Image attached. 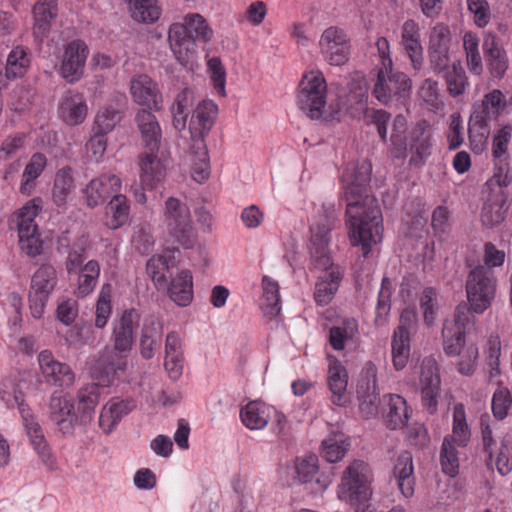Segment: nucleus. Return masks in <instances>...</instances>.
Masks as SVG:
<instances>
[{
	"mask_svg": "<svg viewBox=\"0 0 512 512\" xmlns=\"http://www.w3.org/2000/svg\"><path fill=\"white\" fill-rule=\"evenodd\" d=\"M371 165L362 161L348 166L342 176L346 207V227L353 247H361L367 257L383 239V218L375 197L367 193Z\"/></svg>",
	"mask_w": 512,
	"mask_h": 512,
	"instance_id": "nucleus-1",
	"label": "nucleus"
},
{
	"mask_svg": "<svg viewBox=\"0 0 512 512\" xmlns=\"http://www.w3.org/2000/svg\"><path fill=\"white\" fill-rule=\"evenodd\" d=\"M338 222L334 204H323L313 216L310 225V256L315 269L323 271L315 284L314 300L318 305H328L337 293L343 270L334 265L329 254L330 232Z\"/></svg>",
	"mask_w": 512,
	"mask_h": 512,
	"instance_id": "nucleus-2",
	"label": "nucleus"
},
{
	"mask_svg": "<svg viewBox=\"0 0 512 512\" xmlns=\"http://www.w3.org/2000/svg\"><path fill=\"white\" fill-rule=\"evenodd\" d=\"M29 377L30 373L28 372H18L13 377L0 382V400L8 407L17 406L23 426L34 450L47 467L54 469L56 461L50 452L42 427L23 397V391L27 388L26 381Z\"/></svg>",
	"mask_w": 512,
	"mask_h": 512,
	"instance_id": "nucleus-3",
	"label": "nucleus"
},
{
	"mask_svg": "<svg viewBox=\"0 0 512 512\" xmlns=\"http://www.w3.org/2000/svg\"><path fill=\"white\" fill-rule=\"evenodd\" d=\"M369 466L353 461L344 471L338 486V498L350 504L355 512H365L371 496Z\"/></svg>",
	"mask_w": 512,
	"mask_h": 512,
	"instance_id": "nucleus-4",
	"label": "nucleus"
},
{
	"mask_svg": "<svg viewBox=\"0 0 512 512\" xmlns=\"http://www.w3.org/2000/svg\"><path fill=\"white\" fill-rule=\"evenodd\" d=\"M163 223L178 247L191 249L196 243L191 214L186 203L178 198L168 197L164 202Z\"/></svg>",
	"mask_w": 512,
	"mask_h": 512,
	"instance_id": "nucleus-5",
	"label": "nucleus"
},
{
	"mask_svg": "<svg viewBox=\"0 0 512 512\" xmlns=\"http://www.w3.org/2000/svg\"><path fill=\"white\" fill-rule=\"evenodd\" d=\"M465 290L471 310L476 314H483L496 297L497 281L494 271L484 266L473 267L467 275Z\"/></svg>",
	"mask_w": 512,
	"mask_h": 512,
	"instance_id": "nucleus-6",
	"label": "nucleus"
},
{
	"mask_svg": "<svg viewBox=\"0 0 512 512\" xmlns=\"http://www.w3.org/2000/svg\"><path fill=\"white\" fill-rule=\"evenodd\" d=\"M327 82L319 70L305 73L299 84L297 104L310 119L317 120L323 116L327 103Z\"/></svg>",
	"mask_w": 512,
	"mask_h": 512,
	"instance_id": "nucleus-7",
	"label": "nucleus"
},
{
	"mask_svg": "<svg viewBox=\"0 0 512 512\" xmlns=\"http://www.w3.org/2000/svg\"><path fill=\"white\" fill-rule=\"evenodd\" d=\"M58 285V273L50 263L41 264L33 273L28 294L29 309L33 318L40 319L48 300Z\"/></svg>",
	"mask_w": 512,
	"mask_h": 512,
	"instance_id": "nucleus-8",
	"label": "nucleus"
},
{
	"mask_svg": "<svg viewBox=\"0 0 512 512\" xmlns=\"http://www.w3.org/2000/svg\"><path fill=\"white\" fill-rule=\"evenodd\" d=\"M319 53L332 66H342L349 60L351 44L346 31L338 26L323 30L318 40Z\"/></svg>",
	"mask_w": 512,
	"mask_h": 512,
	"instance_id": "nucleus-9",
	"label": "nucleus"
},
{
	"mask_svg": "<svg viewBox=\"0 0 512 512\" xmlns=\"http://www.w3.org/2000/svg\"><path fill=\"white\" fill-rule=\"evenodd\" d=\"M412 89L411 79L403 72L390 69L377 70L373 95L382 104H388L393 98H406Z\"/></svg>",
	"mask_w": 512,
	"mask_h": 512,
	"instance_id": "nucleus-10",
	"label": "nucleus"
},
{
	"mask_svg": "<svg viewBox=\"0 0 512 512\" xmlns=\"http://www.w3.org/2000/svg\"><path fill=\"white\" fill-rule=\"evenodd\" d=\"M128 367L127 356L103 350L92 361L89 372L94 383L101 388L110 387Z\"/></svg>",
	"mask_w": 512,
	"mask_h": 512,
	"instance_id": "nucleus-11",
	"label": "nucleus"
},
{
	"mask_svg": "<svg viewBox=\"0 0 512 512\" xmlns=\"http://www.w3.org/2000/svg\"><path fill=\"white\" fill-rule=\"evenodd\" d=\"M170 160L169 145L159 146L158 150L144 148L138 160L142 185L153 188L161 182L166 176Z\"/></svg>",
	"mask_w": 512,
	"mask_h": 512,
	"instance_id": "nucleus-12",
	"label": "nucleus"
},
{
	"mask_svg": "<svg viewBox=\"0 0 512 512\" xmlns=\"http://www.w3.org/2000/svg\"><path fill=\"white\" fill-rule=\"evenodd\" d=\"M357 397L362 417L371 419L378 415L380 396L377 387V368L372 362H367L361 370Z\"/></svg>",
	"mask_w": 512,
	"mask_h": 512,
	"instance_id": "nucleus-13",
	"label": "nucleus"
},
{
	"mask_svg": "<svg viewBox=\"0 0 512 512\" xmlns=\"http://www.w3.org/2000/svg\"><path fill=\"white\" fill-rule=\"evenodd\" d=\"M470 305L460 303L455 308L452 319L446 320L442 329L443 346L446 354L455 356L464 343L466 326L473 319Z\"/></svg>",
	"mask_w": 512,
	"mask_h": 512,
	"instance_id": "nucleus-14",
	"label": "nucleus"
},
{
	"mask_svg": "<svg viewBox=\"0 0 512 512\" xmlns=\"http://www.w3.org/2000/svg\"><path fill=\"white\" fill-rule=\"evenodd\" d=\"M44 382L58 388H69L75 383V373L64 362L55 358L50 350H42L37 357Z\"/></svg>",
	"mask_w": 512,
	"mask_h": 512,
	"instance_id": "nucleus-15",
	"label": "nucleus"
},
{
	"mask_svg": "<svg viewBox=\"0 0 512 512\" xmlns=\"http://www.w3.org/2000/svg\"><path fill=\"white\" fill-rule=\"evenodd\" d=\"M89 49L84 41L76 39L63 48L59 74L70 84L78 82L84 74Z\"/></svg>",
	"mask_w": 512,
	"mask_h": 512,
	"instance_id": "nucleus-16",
	"label": "nucleus"
},
{
	"mask_svg": "<svg viewBox=\"0 0 512 512\" xmlns=\"http://www.w3.org/2000/svg\"><path fill=\"white\" fill-rule=\"evenodd\" d=\"M48 408L49 417L57 430L65 436L73 435L76 426L80 425L74 402L54 392L50 396Z\"/></svg>",
	"mask_w": 512,
	"mask_h": 512,
	"instance_id": "nucleus-17",
	"label": "nucleus"
},
{
	"mask_svg": "<svg viewBox=\"0 0 512 512\" xmlns=\"http://www.w3.org/2000/svg\"><path fill=\"white\" fill-rule=\"evenodd\" d=\"M451 32L447 25L437 23L432 27L428 42V59L432 71L440 74L450 63Z\"/></svg>",
	"mask_w": 512,
	"mask_h": 512,
	"instance_id": "nucleus-18",
	"label": "nucleus"
},
{
	"mask_svg": "<svg viewBox=\"0 0 512 512\" xmlns=\"http://www.w3.org/2000/svg\"><path fill=\"white\" fill-rule=\"evenodd\" d=\"M419 385L422 406L429 414H434L437 410L440 394V376L437 363L433 358L423 359L420 367Z\"/></svg>",
	"mask_w": 512,
	"mask_h": 512,
	"instance_id": "nucleus-19",
	"label": "nucleus"
},
{
	"mask_svg": "<svg viewBox=\"0 0 512 512\" xmlns=\"http://www.w3.org/2000/svg\"><path fill=\"white\" fill-rule=\"evenodd\" d=\"M140 315L137 310H125L114 320L111 342L113 351L128 356L134 343V330L139 325Z\"/></svg>",
	"mask_w": 512,
	"mask_h": 512,
	"instance_id": "nucleus-20",
	"label": "nucleus"
},
{
	"mask_svg": "<svg viewBox=\"0 0 512 512\" xmlns=\"http://www.w3.org/2000/svg\"><path fill=\"white\" fill-rule=\"evenodd\" d=\"M121 186L122 183L118 176L104 173L90 180L82 188V195L86 205L94 208L103 204L110 195L118 194Z\"/></svg>",
	"mask_w": 512,
	"mask_h": 512,
	"instance_id": "nucleus-21",
	"label": "nucleus"
},
{
	"mask_svg": "<svg viewBox=\"0 0 512 512\" xmlns=\"http://www.w3.org/2000/svg\"><path fill=\"white\" fill-rule=\"evenodd\" d=\"M130 94L136 104L147 109L160 111L163 107V97L159 87L148 75L140 74L131 78Z\"/></svg>",
	"mask_w": 512,
	"mask_h": 512,
	"instance_id": "nucleus-22",
	"label": "nucleus"
},
{
	"mask_svg": "<svg viewBox=\"0 0 512 512\" xmlns=\"http://www.w3.org/2000/svg\"><path fill=\"white\" fill-rule=\"evenodd\" d=\"M433 142L432 133L426 122L417 123L409 132L406 150L411 156L409 163L412 166L420 167L425 164L432 154Z\"/></svg>",
	"mask_w": 512,
	"mask_h": 512,
	"instance_id": "nucleus-23",
	"label": "nucleus"
},
{
	"mask_svg": "<svg viewBox=\"0 0 512 512\" xmlns=\"http://www.w3.org/2000/svg\"><path fill=\"white\" fill-rule=\"evenodd\" d=\"M152 111L145 108L138 109L134 121L139 130L143 147L158 150L159 146L169 144L163 139L160 123Z\"/></svg>",
	"mask_w": 512,
	"mask_h": 512,
	"instance_id": "nucleus-24",
	"label": "nucleus"
},
{
	"mask_svg": "<svg viewBox=\"0 0 512 512\" xmlns=\"http://www.w3.org/2000/svg\"><path fill=\"white\" fill-rule=\"evenodd\" d=\"M168 39L170 48L178 62L185 66H192L195 54L196 44L189 37L185 23H174L169 28Z\"/></svg>",
	"mask_w": 512,
	"mask_h": 512,
	"instance_id": "nucleus-25",
	"label": "nucleus"
},
{
	"mask_svg": "<svg viewBox=\"0 0 512 512\" xmlns=\"http://www.w3.org/2000/svg\"><path fill=\"white\" fill-rule=\"evenodd\" d=\"M400 46L409 58L413 69L419 71L424 63V49L421 43L420 27L416 21L408 19L402 24Z\"/></svg>",
	"mask_w": 512,
	"mask_h": 512,
	"instance_id": "nucleus-26",
	"label": "nucleus"
},
{
	"mask_svg": "<svg viewBox=\"0 0 512 512\" xmlns=\"http://www.w3.org/2000/svg\"><path fill=\"white\" fill-rule=\"evenodd\" d=\"M217 111L218 107L212 100H202L197 104L189 122L190 135L195 143L203 141L209 133L215 122Z\"/></svg>",
	"mask_w": 512,
	"mask_h": 512,
	"instance_id": "nucleus-27",
	"label": "nucleus"
},
{
	"mask_svg": "<svg viewBox=\"0 0 512 512\" xmlns=\"http://www.w3.org/2000/svg\"><path fill=\"white\" fill-rule=\"evenodd\" d=\"M136 407L131 399H110L100 410L98 425L106 435L111 434L121 420Z\"/></svg>",
	"mask_w": 512,
	"mask_h": 512,
	"instance_id": "nucleus-28",
	"label": "nucleus"
},
{
	"mask_svg": "<svg viewBox=\"0 0 512 512\" xmlns=\"http://www.w3.org/2000/svg\"><path fill=\"white\" fill-rule=\"evenodd\" d=\"M58 113L61 120L69 126L81 124L88 114V106L83 94L67 91L59 101Z\"/></svg>",
	"mask_w": 512,
	"mask_h": 512,
	"instance_id": "nucleus-29",
	"label": "nucleus"
},
{
	"mask_svg": "<svg viewBox=\"0 0 512 512\" xmlns=\"http://www.w3.org/2000/svg\"><path fill=\"white\" fill-rule=\"evenodd\" d=\"M327 385L331 393V401L337 406H345L348 402L346 392L348 372L336 358H331L327 371Z\"/></svg>",
	"mask_w": 512,
	"mask_h": 512,
	"instance_id": "nucleus-30",
	"label": "nucleus"
},
{
	"mask_svg": "<svg viewBox=\"0 0 512 512\" xmlns=\"http://www.w3.org/2000/svg\"><path fill=\"white\" fill-rule=\"evenodd\" d=\"M483 51L488 69L493 77L501 78L508 68V57L495 34L487 33L483 39Z\"/></svg>",
	"mask_w": 512,
	"mask_h": 512,
	"instance_id": "nucleus-31",
	"label": "nucleus"
},
{
	"mask_svg": "<svg viewBox=\"0 0 512 512\" xmlns=\"http://www.w3.org/2000/svg\"><path fill=\"white\" fill-rule=\"evenodd\" d=\"M100 386L93 383L83 385L76 393L77 413L80 426L90 424L94 418L96 407L100 401Z\"/></svg>",
	"mask_w": 512,
	"mask_h": 512,
	"instance_id": "nucleus-32",
	"label": "nucleus"
},
{
	"mask_svg": "<svg viewBox=\"0 0 512 512\" xmlns=\"http://www.w3.org/2000/svg\"><path fill=\"white\" fill-rule=\"evenodd\" d=\"M393 477L405 498H409L414 494V464L410 452L403 451L398 455L393 468Z\"/></svg>",
	"mask_w": 512,
	"mask_h": 512,
	"instance_id": "nucleus-33",
	"label": "nucleus"
},
{
	"mask_svg": "<svg viewBox=\"0 0 512 512\" xmlns=\"http://www.w3.org/2000/svg\"><path fill=\"white\" fill-rule=\"evenodd\" d=\"M508 106L505 95L499 89L486 93L479 104L474 105L473 115L477 118L491 121L503 114Z\"/></svg>",
	"mask_w": 512,
	"mask_h": 512,
	"instance_id": "nucleus-34",
	"label": "nucleus"
},
{
	"mask_svg": "<svg viewBox=\"0 0 512 512\" xmlns=\"http://www.w3.org/2000/svg\"><path fill=\"white\" fill-rule=\"evenodd\" d=\"M36 37H44L50 31L58 14L57 0H37L32 9Z\"/></svg>",
	"mask_w": 512,
	"mask_h": 512,
	"instance_id": "nucleus-35",
	"label": "nucleus"
},
{
	"mask_svg": "<svg viewBox=\"0 0 512 512\" xmlns=\"http://www.w3.org/2000/svg\"><path fill=\"white\" fill-rule=\"evenodd\" d=\"M273 407L260 401H252L241 409L240 416L243 424L250 430L265 428L272 419Z\"/></svg>",
	"mask_w": 512,
	"mask_h": 512,
	"instance_id": "nucleus-36",
	"label": "nucleus"
},
{
	"mask_svg": "<svg viewBox=\"0 0 512 512\" xmlns=\"http://www.w3.org/2000/svg\"><path fill=\"white\" fill-rule=\"evenodd\" d=\"M165 290H167L170 299L177 305H189L193 298V282L190 271H180L177 276L172 279L170 285L167 284Z\"/></svg>",
	"mask_w": 512,
	"mask_h": 512,
	"instance_id": "nucleus-37",
	"label": "nucleus"
},
{
	"mask_svg": "<svg viewBox=\"0 0 512 512\" xmlns=\"http://www.w3.org/2000/svg\"><path fill=\"white\" fill-rule=\"evenodd\" d=\"M187 161L191 166V176L196 182L203 183L209 178L210 162L208 151L203 141L192 145Z\"/></svg>",
	"mask_w": 512,
	"mask_h": 512,
	"instance_id": "nucleus-38",
	"label": "nucleus"
},
{
	"mask_svg": "<svg viewBox=\"0 0 512 512\" xmlns=\"http://www.w3.org/2000/svg\"><path fill=\"white\" fill-rule=\"evenodd\" d=\"M194 102V93L189 88L181 90L174 98L170 113L172 126L177 131H183L187 125V118Z\"/></svg>",
	"mask_w": 512,
	"mask_h": 512,
	"instance_id": "nucleus-39",
	"label": "nucleus"
},
{
	"mask_svg": "<svg viewBox=\"0 0 512 512\" xmlns=\"http://www.w3.org/2000/svg\"><path fill=\"white\" fill-rule=\"evenodd\" d=\"M447 92L451 97H458L466 91L469 86L468 76L461 62L454 61L441 70Z\"/></svg>",
	"mask_w": 512,
	"mask_h": 512,
	"instance_id": "nucleus-40",
	"label": "nucleus"
},
{
	"mask_svg": "<svg viewBox=\"0 0 512 512\" xmlns=\"http://www.w3.org/2000/svg\"><path fill=\"white\" fill-rule=\"evenodd\" d=\"M175 265L176 263L173 257H166L160 254L152 256L147 261L146 272L158 290L167 288L170 268Z\"/></svg>",
	"mask_w": 512,
	"mask_h": 512,
	"instance_id": "nucleus-41",
	"label": "nucleus"
},
{
	"mask_svg": "<svg viewBox=\"0 0 512 512\" xmlns=\"http://www.w3.org/2000/svg\"><path fill=\"white\" fill-rule=\"evenodd\" d=\"M75 189L71 168L64 167L57 171L52 187V201L58 207H65Z\"/></svg>",
	"mask_w": 512,
	"mask_h": 512,
	"instance_id": "nucleus-42",
	"label": "nucleus"
},
{
	"mask_svg": "<svg viewBox=\"0 0 512 512\" xmlns=\"http://www.w3.org/2000/svg\"><path fill=\"white\" fill-rule=\"evenodd\" d=\"M411 409L400 395H389L385 420L391 429L403 428L411 415Z\"/></svg>",
	"mask_w": 512,
	"mask_h": 512,
	"instance_id": "nucleus-43",
	"label": "nucleus"
},
{
	"mask_svg": "<svg viewBox=\"0 0 512 512\" xmlns=\"http://www.w3.org/2000/svg\"><path fill=\"white\" fill-rule=\"evenodd\" d=\"M263 295L260 301V308L264 315L275 318L281 312L279 285L269 276L262 278Z\"/></svg>",
	"mask_w": 512,
	"mask_h": 512,
	"instance_id": "nucleus-44",
	"label": "nucleus"
},
{
	"mask_svg": "<svg viewBox=\"0 0 512 512\" xmlns=\"http://www.w3.org/2000/svg\"><path fill=\"white\" fill-rule=\"evenodd\" d=\"M359 334L358 322L354 318H345L329 332V342L333 349L343 350L349 343H354Z\"/></svg>",
	"mask_w": 512,
	"mask_h": 512,
	"instance_id": "nucleus-45",
	"label": "nucleus"
},
{
	"mask_svg": "<svg viewBox=\"0 0 512 512\" xmlns=\"http://www.w3.org/2000/svg\"><path fill=\"white\" fill-rule=\"evenodd\" d=\"M47 166V158L41 153H35L31 156L22 173V179L19 191L21 194L29 196L35 187V180L41 176Z\"/></svg>",
	"mask_w": 512,
	"mask_h": 512,
	"instance_id": "nucleus-46",
	"label": "nucleus"
},
{
	"mask_svg": "<svg viewBox=\"0 0 512 512\" xmlns=\"http://www.w3.org/2000/svg\"><path fill=\"white\" fill-rule=\"evenodd\" d=\"M129 204L126 196L115 194L105 208V224L110 229H118L129 217Z\"/></svg>",
	"mask_w": 512,
	"mask_h": 512,
	"instance_id": "nucleus-47",
	"label": "nucleus"
},
{
	"mask_svg": "<svg viewBox=\"0 0 512 512\" xmlns=\"http://www.w3.org/2000/svg\"><path fill=\"white\" fill-rule=\"evenodd\" d=\"M41 210L42 199L39 197H35L27 201L20 209L17 210L15 215L17 218L18 234L38 231L35 218L39 215Z\"/></svg>",
	"mask_w": 512,
	"mask_h": 512,
	"instance_id": "nucleus-48",
	"label": "nucleus"
},
{
	"mask_svg": "<svg viewBox=\"0 0 512 512\" xmlns=\"http://www.w3.org/2000/svg\"><path fill=\"white\" fill-rule=\"evenodd\" d=\"M349 442L341 432H332L322 441V455L330 463L340 461L349 449Z\"/></svg>",
	"mask_w": 512,
	"mask_h": 512,
	"instance_id": "nucleus-49",
	"label": "nucleus"
},
{
	"mask_svg": "<svg viewBox=\"0 0 512 512\" xmlns=\"http://www.w3.org/2000/svg\"><path fill=\"white\" fill-rule=\"evenodd\" d=\"M128 10L133 20L143 24L154 23L161 15L156 0H134L128 4Z\"/></svg>",
	"mask_w": 512,
	"mask_h": 512,
	"instance_id": "nucleus-50",
	"label": "nucleus"
},
{
	"mask_svg": "<svg viewBox=\"0 0 512 512\" xmlns=\"http://www.w3.org/2000/svg\"><path fill=\"white\" fill-rule=\"evenodd\" d=\"M471 437L470 428L466 420L465 409L462 404H456L453 410L452 434L444 438H450L458 447H465Z\"/></svg>",
	"mask_w": 512,
	"mask_h": 512,
	"instance_id": "nucleus-51",
	"label": "nucleus"
},
{
	"mask_svg": "<svg viewBox=\"0 0 512 512\" xmlns=\"http://www.w3.org/2000/svg\"><path fill=\"white\" fill-rule=\"evenodd\" d=\"M503 195H495L489 198L483 205L481 221L486 227H493L500 224L504 218L507 207Z\"/></svg>",
	"mask_w": 512,
	"mask_h": 512,
	"instance_id": "nucleus-52",
	"label": "nucleus"
},
{
	"mask_svg": "<svg viewBox=\"0 0 512 512\" xmlns=\"http://www.w3.org/2000/svg\"><path fill=\"white\" fill-rule=\"evenodd\" d=\"M489 135V122L472 114L469 123V140L474 153L480 154L486 149Z\"/></svg>",
	"mask_w": 512,
	"mask_h": 512,
	"instance_id": "nucleus-53",
	"label": "nucleus"
},
{
	"mask_svg": "<svg viewBox=\"0 0 512 512\" xmlns=\"http://www.w3.org/2000/svg\"><path fill=\"white\" fill-rule=\"evenodd\" d=\"M30 65L27 50L21 46L13 48L8 56L5 67V75L8 79H15L26 74Z\"/></svg>",
	"mask_w": 512,
	"mask_h": 512,
	"instance_id": "nucleus-54",
	"label": "nucleus"
},
{
	"mask_svg": "<svg viewBox=\"0 0 512 512\" xmlns=\"http://www.w3.org/2000/svg\"><path fill=\"white\" fill-rule=\"evenodd\" d=\"M457 445L450 438H444L440 451V465L442 472L449 477L459 473V456Z\"/></svg>",
	"mask_w": 512,
	"mask_h": 512,
	"instance_id": "nucleus-55",
	"label": "nucleus"
},
{
	"mask_svg": "<svg viewBox=\"0 0 512 512\" xmlns=\"http://www.w3.org/2000/svg\"><path fill=\"white\" fill-rule=\"evenodd\" d=\"M189 37L191 39L208 42L213 37V30L210 28L204 17L198 13L187 14L184 17Z\"/></svg>",
	"mask_w": 512,
	"mask_h": 512,
	"instance_id": "nucleus-56",
	"label": "nucleus"
},
{
	"mask_svg": "<svg viewBox=\"0 0 512 512\" xmlns=\"http://www.w3.org/2000/svg\"><path fill=\"white\" fill-rule=\"evenodd\" d=\"M368 93L365 85H358L354 89H350L347 95L346 109L352 117L360 118L367 112Z\"/></svg>",
	"mask_w": 512,
	"mask_h": 512,
	"instance_id": "nucleus-57",
	"label": "nucleus"
},
{
	"mask_svg": "<svg viewBox=\"0 0 512 512\" xmlns=\"http://www.w3.org/2000/svg\"><path fill=\"white\" fill-rule=\"evenodd\" d=\"M100 275L99 263L95 260H90L86 263L81 271L78 281V293L82 297L90 294L97 282Z\"/></svg>",
	"mask_w": 512,
	"mask_h": 512,
	"instance_id": "nucleus-58",
	"label": "nucleus"
},
{
	"mask_svg": "<svg viewBox=\"0 0 512 512\" xmlns=\"http://www.w3.org/2000/svg\"><path fill=\"white\" fill-rule=\"evenodd\" d=\"M111 294L112 287L110 284H105L100 291L98 301L96 304L95 313V326L97 328H104L110 318L112 307H111Z\"/></svg>",
	"mask_w": 512,
	"mask_h": 512,
	"instance_id": "nucleus-59",
	"label": "nucleus"
},
{
	"mask_svg": "<svg viewBox=\"0 0 512 512\" xmlns=\"http://www.w3.org/2000/svg\"><path fill=\"white\" fill-rule=\"evenodd\" d=\"M410 355V337L401 333H394L392 341V360L397 370L403 369Z\"/></svg>",
	"mask_w": 512,
	"mask_h": 512,
	"instance_id": "nucleus-60",
	"label": "nucleus"
},
{
	"mask_svg": "<svg viewBox=\"0 0 512 512\" xmlns=\"http://www.w3.org/2000/svg\"><path fill=\"white\" fill-rule=\"evenodd\" d=\"M512 137V124H506L501 127L493 137L492 156L493 159L509 160L508 153L509 142Z\"/></svg>",
	"mask_w": 512,
	"mask_h": 512,
	"instance_id": "nucleus-61",
	"label": "nucleus"
},
{
	"mask_svg": "<svg viewBox=\"0 0 512 512\" xmlns=\"http://www.w3.org/2000/svg\"><path fill=\"white\" fill-rule=\"evenodd\" d=\"M29 144V139L24 133H17L15 135L7 137L1 144L0 147V160L6 161L11 157L17 155Z\"/></svg>",
	"mask_w": 512,
	"mask_h": 512,
	"instance_id": "nucleus-62",
	"label": "nucleus"
},
{
	"mask_svg": "<svg viewBox=\"0 0 512 512\" xmlns=\"http://www.w3.org/2000/svg\"><path fill=\"white\" fill-rule=\"evenodd\" d=\"M419 301L423 313V320L427 326H431L436 319L438 309L436 290L432 287L425 288Z\"/></svg>",
	"mask_w": 512,
	"mask_h": 512,
	"instance_id": "nucleus-63",
	"label": "nucleus"
},
{
	"mask_svg": "<svg viewBox=\"0 0 512 512\" xmlns=\"http://www.w3.org/2000/svg\"><path fill=\"white\" fill-rule=\"evenodd\" d=\"M496 468L501 475H508L512 471V436L505 435L501 441L496 455Z\"/></svg>",
	"mask_w": 512,
	"mask_h": 512,
	"instance_id": "nucleus-64",
	"label": "nucleus"
}]
</instances>
